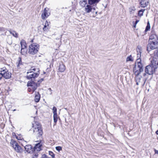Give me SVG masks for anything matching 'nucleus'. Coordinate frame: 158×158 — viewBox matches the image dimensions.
I'll list each match as a JSON object with an SVG mask.
<instances>
[{"label": "nucleus", "instance_id": "nucleus-1", "mask_svg": "<svg viewBox=\"0 0 158 158\" xmlns=\"http://www.w3.org/2000/svg\"><path fill=\"white\" fill-rule=\"evenodd\" d=\"M136 62L137 63V67L139 68L138 70H137L136 68V64L135 63V66L133 68V70L134 72L135 73V75L136 76H139L140 73L143 72V64L141 62V60H140V61H139V59H137L136 60Z\"/></svg>", "mask_w": 158, "mask_h": 158}, {"label": "nucleus", "instance_id": "nucleus-2", "mask_svg": "<svg viewBox=\"0 0 158 158\" xmlns=\"http://www.w3.org/2000/svg\"><path fill=\"white\" fill-rule=\"evenodd\" d=\"M39 47L40 45L37 43L31 44L29 46L28 53L32 55H35L38 52Z\"/></svg>", "mask_w": 158, "mask_h": 158}, {"label": "nucleus", "instance_id": "nucleus-3", "mask_svg": "<svg viewBox=\"0 0 158 158\" xmlns=\"http://www.w3.org/2000/svg\"><path fill=\"white\" fill-rule=\"evenodd\" d=\"M155 68H153L151 65L147 66L145 69V72L147 73V74L150 75V78L152 77V74L155 72Z\"/></svg>", "mask_w": 158, "mask_h": 158}, {"label": "nucleus", "instance_id": "nucleus-4", "mask_svg": "<svg viewBox=\"0 0 158 158\" xmlns=\"http://www.w3.org/2000/svg\"><path fill=\"white\" fill-rule=\"evenodd\" d=\"M37 73H34V72L29 74H27L26 76V78L27 79H31V81H35V79L39 76L40 74V70L39 69H37Z\"/></svg>", "mask_w": 158, "mask_h": 158}, {"label": "nucleus", "instance_id": "nucleus-5", "mask_svg": "<svg viewBox=\"0 0 158 158\" xmlns=\"http://www.w3.org/2000/svg\"><path fill=\"white\" fill-rule=\"evenodd\" d=\"M33 133H37V134L39 137L41 136L43 134V131L42 127L40 126H37L34 127L33 130Z\"/></svg>", "mask_w": 158, "mask_h": 158}, {"label": "nucleus", "instance_id": "nucleus-6", "mask_svg": "<svg viewBox=\"0 0 158 158\" xmlns=\"http://www.w3.org/2000/svg\"><path fill=\"white\" fill-rule=\"evenodd\" d=\"M34 81V80L29 81L28 82L27 85V86L32 87V93H33L36 89L38 87L37 84Z\"/></svg>", "mask_w": 158, "mask_h": 158}, {"label": "nucleus", "instance_id": "nucleus-7", "mask_svg": "<svg viewBox=\"0 0 158 158\" xmlns=\"http://www.w3.org/2000/svg\"><path fill=\"white\" fill-rule=\"evenodd\" d=\"M2 77H4L6 79H9L11 77V73L9 72L6 69L1 71Z\"/></svg>", "mask_w": 158, "mask_h": 158}, {"label": "nucleus", "instance_id": "nucleus-8", "mask_svg": "<svg viewBox=\"0 0 158 158\" xmlns=\"http://www.w3.org/2000/svg\"><path fill=\"white\" fill-rule=\"evenodd\" d=\"M49 9L48 8H45L44 9L43 13H42L41 17L43 19H45L50 15V13L49 12Z\"/></svg>", "mask_w": 158, "mask_h": 158}, {"label": "nucleus", "instance_id": "nucleus-9", "mask_svg": "<svg viewBox=\"0 0 158 158\" xmlns=\"http://www.w3.org/2000/svg\"><path fill=\"white\" fill-rule=\"evenodd\" d=\"M158 48V46L152 44V43H149L147 46V51L149 53L150 51L152 50L156 49Z\"/></svg>", "mask_w": 158, "mask_h": 158}, {"label": "nucleus", "instance_id": "nucleus-10", "mask_svg": "<svg viewBox=\"0 0 158 158\" xmlns=\"http://www.w3.org/2000/svg\"><path fill=\"white\" fill-rule=\"evenodd\" d=\"M53 113L54 122L56 124L58 119L57 115V109L55 106H53L52 108Z\"/></svg>", "mask_w": 158, "mask_h": 158}, {"label": "nucleus", "instance_id": "nucleus-11", "mask_svg": "<svg viewBox=\"0 0 158 158\" xmlns=\"http://www.w3.org/2000/svg\"><path fill=\"white\" fill-rule=\"evenodd\" d=\"M38 143L36 144L35 147H34L33 150L35 152L36 150L38 152L40 151L41 150V147L42 146V144L41 143V141Z\"/></svg>", "mask_w": 158, "mask_h": 158}, {"label": "nucleus", "instance_id": "nucleus-12", "mask_svg": "<svg viewBox=\"0 0 158 158\" xmlns=\"http://www.w3.org/2000/svg\"><path fill=\"white\" fill-rule=\"evenodd\" d=\"M149 41H153L156 42L158 43V37L156 34L151 35L149 37Z\"/></svg>", "mask_w": 158, "mask_h": 158}, {"label": "nucleus", "instance_id": "nucleus-13", "mask_svg": "<svg viewBox=\"0 0 158 158\" xmlns=\"http://www.w3.org/2000/svg\"><path fill=\"white\" fill-rule=\"evenodd\" d=\"M151 65L153 68H155V70L158 67V60L156 59H153L151 61Z\"/></svg>", "mask_w": 158, "mask_h": 158}, {"label": "nucleus", "instance_id": "nucleus-14", "mask_svg": "<svg viewBox=\"0 0 158 158\" xmlns=\"http://www.w3.org/2000/svg\"><path fill=\"white\" fill-rule=\"evenodd\" d=\"M25 150L28 153H30L31 152H34L33 150V148L31 145H27L24 147Z\"/></svg>", "mask_w": 158, "mask_h": 158}, {"label": "nucleus", "instance_id": "nucleus-15", "mask_svg": "<svg viewBox=\"0 0 158 158\" xmlns=\"http://www.w3.org/2000/svg\"><path fill=\"white\" fill-rule=\"evenodd\" d=\"M35 101L36 102H39L40 98V95L39 92H35Z\"/></svg>", "mask_w": 158, "mask_h": 158}, {"label": "nucleus", "instance_id": "nucleus-16", "mask_svg": "<svg viewBox=\"0 0 158 158\" xmlns=\"http://www.w3.org/2000/svg\"><path fill=\"white\" fill-rule=\"evenodd\" d=\"M143 83L142 84V86H143L145 85L147 80L148 76H150V75L147 74V73H145L143 74Z\"/></svg>", "mask_w": 158, "mask_h": 158}, {"label": "nucleus", "instance_id": "nucleus-17", "mask_svg": "<svg viewBox=\"0 0 158 158\" xmlns=\"http://www.w3.org/2000/svg\"><path fill=\"white\" fill-rule=\"evenodd\" d=\"M15 150L18 152H23V149L19 145L18 143L16 144V146L14 148Z\"/></svg>", "mask_w": 158, "mask_h": 158}, {"label": "nucleus", "instance_id": "nucleus-18", "mask_svg": "<svg viewBox=\"0 0 158 158\" xmlns=\"http://www.w3.org/2000/svg\"><path fill=\"white\" fill-rule=\"evenodd\" d=\"M20 44L21 45V49L22 50H24L25 48H27V44L24 40H22L20 42Z\"/></svg>", "mask_w": 158, "mask_h": 158}, {"label": "nucleus", "instance_id": "nucleus-19", "mask_svg": "<svg viewBox=\"0 0 158 158\" xmlns=\"http://www.w3.org/2000/svg\"><path fill=\"white\" fill-rule=\"evenodd\" d=\"M65 69V65L62 63H61L60 64L59 70L60 72H62L64 71Z\"/></svg>", "mask_w": 158, "mask_h": 158}, {"label": "nucleus", "instance_id": "nucleus-20", "mask_svg": "<svg viewBox=\"0 0 158 158\" xmlns=\"http://www.w3.org/2000/svg\"><path fill=\"white\" fill-rule=\"evenodd\" d=\"M100 0H88V3L90 5H94L98 3Z\"/></svg>", "mask_w": 158, "mask_h": 158}, {"label": "nucleus", "instance_id": "nucleus-21", "mask_svg": "<svg viewBox=\"0 0 158 158\" xmlns=\"http://www.w3.org/2000/svg\"><path fill=\"white\" fill-rule=\"evenodd\" d=\"M91 5H87L85 8V11L87 13L90 12L92 10V7L91 6Z\"/></svg>", "mask_w": 158, "mask_h": 158}, {"label": "nucleus", "instance_id": "nucleus-22", "mask_svg": "<svg viewBox=\"0 0 158 158\" xmlns=\"http://www.w3.org/2000/svg\"><path fill=\"white\" fill-rule=\"evenodd\" d=\"M87 3V0H81L79 2V4L81 6L84 7L85 6Z\"/></svg>", "mask_w": 158, "mask_h": 158}, {"label": "nucleus", "instance_id": "nucleus-23", "mask_svg": "<svg viewBox=\"0 0 158 158\" xmlns=\"http://www.w3.org/2000/svg\"><path fill=\"white\" fill-rule=\"evenodd\" d=\"M156 49L152 54L153 59H156L157 57H158V48Z\"/></svg>", "mask_w": 158, "mask_h": 158}, {"label": "nucleus", "instance_id": "nucleus-24", "mask_svg": "<svg viewBox=\"0 0 158 158\" xmlns=\"http://www.w3.org/2000/svg\"><path fill=\"white\" fill-rule=\"evenodd\" d=\"M150 29V26L149 22L148 21L147 22V26L144 31L145 33H146L148 31H149Z\"/></svg>", "mask_w": 158, "mask_h": 158}, {"label": "nucleus", "instance_id": "nucleus-25", "mask_svg": "<svg viewBox=\"0 0 158 158\" xmlns=\"http://www.w3.org/2000/svg\"><path fill=\"white\" fill-rule=\"evenodd\" d=\"M18 143L16 142L13 139H11L10 142V144L11 146H12L14 148L16 146V144Z\"/></svg>", "mask_w": 158, "mask_h": 158}, {"label": "nucleus", "instance_id": "nucleus-26", "mask_svg": "<svg viewBox=\"0 0 158 158\" xmlns=\"http://www.w3.org/2000/svg\"><path fill=\"white\" fill-rule=\"evenodd\" d=\"M10 34H12L16 38L18 37V34L15 31H10Z\"/></svg>", "mask_w": 158, "mask_h": 158}, {"label": "nucleus", "instance_id": "nucleus-27", "mask_svg": "<svg viewBox=\"0 0 158 158\" xmlns=\"http://www.w3.org/2000/svg\"><path fill=\"white\" fill-rule=\"evenodd\" d=\"M145 9H141L140 10L138 11V15L139 16L141 17L143 15V13Z\"/></svg>", "mask_w": 158, "mask_h": 158}, {"label": "nucleus", "instance_id": "nucleus-28", "mask_svg": "<svg viewBox=\"0 0 158 158\" xmlns=\"http://www.w3.org/2000/svg\"><path fill=\"white\" fill-rule=\"evenodd\" d=\"M23 65L22 59L21 57H19L18 58V64L17 65V67H18L20 65Z\"/></svg>", "mask_w": 158, "mask_h": 158}, {"label": "nucleus", "instance_id": "nucleus-29", "mask_svg": "<svg viewBox=\"0 0 158 158\" xmlns=\"http://www.w3.org/2000/svg\"><path fill=\"white\" fill-rule=\"evenodd\" d=\"M133 58H132L131 55L128 56L126 59V61H133Z\"/></svg>", "mask_w": 158, "mask_h": 158}, {"label": "nucleus", "instance_id": "nucleus-30", "mask_svg": "<svg viewBox=\"0 0 158 158\" xmlns=\"http://www.w3.org/2000/svg\"><path fill=\"white\" fill-rule=\"evenodd\" d=\"M129 12L130 14H131L132 13H133V12H132L133 10H135V7L134 6H132V7H130L129 8Z\"/></svg>", "mask_w": 158, "mask_h": 158}, {"label": "nucleus", "instance_id": "nucleus-31", "mask_svg": "<svg viewBox=\"0 0 158 158\" xmlns=\"http://www.w3.org/2000/svg\"><path fill=\"white\" fill-rule=\"evenodd\" d=\"M141 47L140 46H138L136 48V51L137 53H141Z\"/></svg>", "mask_w": 158, "mask_h": 158}, {"label": "nucleus", "instance_id": "nucleus-32", "mask_svg": "<svg viewBox=\"0 0 158 158\" xmlns=\"http://www.w3.org/2000/svg\"><path fill=\"white\" fill-rule=\"evenodd\" d=\"M49 154L52 156V158H54L55 155V154L51 151H49Z\"/></svg>", "mask_w": 158, "mask_h": 158}, {"label": "nucleus", "instance_id": "nucleus-33", "mask_svg": "<svg viewBox=\"0 0 158 158\" xmlns=\"http://www.w3.org/2000/svg\"><path fill=\"white\" fill-rule=\"evenodd\" d=\"M135 76L136 77V81H138L139 82H141L140 80L142 77V76H140L139 77H138V76Z\"/></svg>", "mask_w": 158, "mask_h": 158}, {"label": "nucleus", "instance_id": "nucleus-34", "mask_svg": "<svg viewBox=\"0 0 158 158\" xmlns=\"http://www.w3.org/2000/svg\"><path fill=\"white\" fill-rule=\"evenodd\" d=\"M148 43H152V44H154V45H155L156 46L158 45V43L154 41H149L148 40Z\"/></svg>", "mask_w": 158, "mask_h": 158}, {"label": "nucleus", "instance_id": "nucleus-35", "mask_svg": "<svg viewBox=\"0 0 158 158\" xmlns=\"http://www.w3.org/2000/svg\"><path fill=\"white\" fill-rule=\"evenodd\" d=\"M56 150L58 151V152H60V150H62V147L60 146H57L56 147Z\"/></svg>", "mask_w": 158, "mask_h": 158}, {"label": "nucleus", "instance_id": "nucleus-36", "mask_svg": "<svg viewBox=\"0 0 158 158\" xmlns=\"http://www.w3.org/2000/svg\"><path fill=\"white\" fill-rule=\"evenodd\" d=\"M26 51H27L26 50H25L24 49L22 50V49H21V53L22 55H24L26 54Z\"/></svg>", "mask_w": 158, "mask_h": 158}, {"label": "nucleus", "instance_id": "nucleus-37", "mask_svg": "<svg viewBox=\"0 0 158 158\" xmlns=\"http://www.w3.org/2000/svg\"><path fill=\"white\" fill-rule=\"evenodd\" d=\"M38 156V153H35V154L33 155L32 158H37Z\"/></svg>", "mask_w": 158, "mask_h": 158}, {"label": "nucleus", "instance_id": "nucleus-38", "mask_svg": "<svg viewBox=\"0 0 158 158\" xmlns=\"http://www.w3.org/2000/svg\"><path fill=\"white\" fill-rule=\"evenodd\" d=\"M141 53H137V59H139V61H140V60H141L140 57H141Z\"/></svg>", "mask_w": 158, "mask_h": 158}, {"label": "nucleus", "instance_id": "nucleus-39", "mask_svg": "<svg viewBox=\"0 0 158 158\" xmlns=\"http://www.w3.org/2000/svg\"><path fill=\"white\" fill-rule=\"evenodd\" d=\"M14 134L15 135V136L16 138L19 140H20L21 139V138L20 137H19L18 136H17L15 134V133H12V135H13V134Z\"/></svg>", "mask_w": 158, "mask_h": 158}, {"label": "nucleus", "instance_id": "nucleus-40", "mask_svg": "<svg viewBox=\"0 0 158 158\" xmlns=\"http://www.w3.org/2000/svg\"><path fill=\"white\" fill-rule=\"evenodd\" d=\"M33 72L32 71L31 68L28 70V71L27 73V75L29 73H33Z\"/></svg>", "mask_w": 158, "mask_h": 158}, {"label": "nucleus", "instance_id": "nucleus-41", "mask_svg": "<svg viewBox=\"0 0 158 158\" xmlns=\"http://www.w3.org/2000/svg\"><path fill=\"white\" fill-rule=\"evenodd\" d=\"M40 158H48L47 156L45 154H44L42 155Z\"/></svg>", "mask_w": 158, "mask_h": 158}, {"label": "nucleus", "instance_id": "nucleus-42", "mask_svg": "<svg viewBox=\"0 0 158 158\" xmlns=\"http://www.w3.org/2000/svg\"><path fill=\"white\" fill-rule=\"evenodd\" d=\"M44 78H41V79H40V80H38V81H37V82H38V83H39V82H40H40H42V81H44Z\"/></svg>", "mask_w": 158, "mask_h": 158}, {"label": "nucleus", "instance_id": "nucleus-43", "mask_svg": "<svg viewBox=\"0 0 158 158\" xmlns=\"http://www.w3.org/2000/svg\"><path fill=\"white\" fill-rule=\"evenodd\" d=\"M31 68L32 70L34 71L37 70V68H34V67H31Z\"/></svg>", "mask_w": 158, "mask_h": 158}, {"label": "nucleus", "instance_id": "nucleus-44", "mask_svg": "<svg viewBox=\"0 0 158 158\" xmlns=\"http://www.w3.org/2000/svg\"><path fill=\"white\" fill-rule=\"evenodd\" d=\"M47 27V25H46V24H45L44 26V27L43 28V30H44V29H45V28H46Z\"/></svg>", "mask_w": 158, "mask_h": 158}, {"label": "nucleus", "instance_id": "nucleus-45", "mask_svg": "<svg viewBox=\"0 0 158 158\" xmlns=\"http://www.w3.org/2000/svg\"><path fill=\"white\" fill-rule=\"evenodd\" d=\"M155 152V154H158V151L156 150V149H155L154 150Z\"/></svg>", "mask_w": 158, "mask_h": 158}, {"label": "nucleus", "instance_id": "nucleus-46", "mask_svg": "<svg viewBox=\"0 0 158 158\" xmlns=\"http://www.w3.org/2000/svg\"><path fill=\"white\" fill-rule=\"evenodd\" d=\"M139 22V20H136L135 22V24H137V23Z\"/></svg>", "mask_w": 158, "mask_h": 158}, {"label": "nucleus", "instance_id": "nucleus-47", "mask_svg": "<svg viewBox=\"0 0 158 158\" xmlns=\"http://www.w3.org/2000/svg\"><path fill=\"white\" fill-rule=\"evenodd\" d=\"M45 24H46V25H47V26H48V22L47 21H46V22L45 23Z\"/></svg>", "mask_w": 158, "mask_h": 158}, {"label": "nucleus", "instance_id": "nucleus-48", "mask_svg": "<svg viewBox=\"0 0 158 158\" xmlns=\"http://www.w3.org/2000/svg\"><path fill=\"white\" fill-rule=\"evenodd\" d=\"M2 73H0V80H1V79L2 78Z\"/></svg>", "mask_w": 158, "mask_h": 158}, {"label": "nucleus", "instance_id": "nucleus-49", "mask_svg": "<svg viewBox=\"0 0 158 158\" xmlns=\"http://www.w3.org/2000/svg\"><path fill=\"white\" fill-rule=\"evenodd\" d=\"M31 90H31V89L29 88L28 89V91L29 92H31Z\"/></svg>", "mask_w": 158, "mask_h": 158}, {"label": "nucleus", "instance_id": "nucleus-50", "mask_svg": "<svg viewBox=\"0 0 158 158\" xmlns=\"http://www.w3.org/2000/svg\"><path fill=\"white\" fill-rule=\"evenodd\" d=\"M136 24H135V23H134L133 24V27H136Z\"/></svg>", "mask_w": 158, "mask_h": 158}, {"label": "nucleus", "instance_id": "nucleus-51", "mask_svg": "<svg viewBox=\"0 0 158 158\" xmlns=\"http://www.w3.org/2000/svg\"><path fill=\"white\" fill-rule=\"evenodd\" d=\"M136 84L137 85H139V82L138 81H136Z\"/></svg>", "mask_w": 158, "mask_h": 158}, {"label": "nucleus", "instance_id": "nucleus-52", "mask_svg": "<svg viewBox=\"0 0 158 158\" xmlns=\"http://www.w3.org/2000/svg\"><path fill=\"white\" fill-rule=\"evenodd\" d=\"M156 133L157 135H158V130L156 132Z\"/></svg>", "mask_w": 158, "mask_h": 158}, {"label": "nucleus", "instance_id": "nucleus-53", "mask_svg": "<svg viewBox=\"0 0 158 158\" xmlns=\"http://www.w3.org/2000/svg\"><path fill=\"white\" fill-rule=\"evenodd\" d=\"M48 89V90H50V91H52L51 89V88H49Z\"/></svg>", "mask_w": 158, "mask_h": 158}, {"label": "nucleus", "instance_id": "nucleus-54", "mask_svg": "<svg viewBox=\"0 0 158 158\" xmlns=\"http://www.w3.org/2000/svg\"><path fill=\"white\" fill-rule=\"evenodd\" d=\"M33 41H34V39H32L31 41V43H33Z\"/></svg>", "mask_w": 158, "mask_h": 158}, {"label": "nucleus", "instance_id": "nucleus-55", "mask_svg": "<svg viewBox=\"0 0 158 158\" xmlns=\"http://www.w3.org/2000/svg\"><path fill=\"white\" fill-rule=\"evenodd\" d=\"M62 35H60V38L59 39H61V38H62Z\"/></svg>", "mask_w": 158, "mask_h": 158}, {"label": "nucleus", "instance_id": "nucleus-56", "mask_svg": "<svg viewBox=\"0 0 158 158\" xmlns=\"http://www.w3.org/2000/svg\"><path fill=\"white\" fill-rule=\"evenodd\" d=\"M46 30V28H45L44 30V31H45Z\"/></svg>", "mask_w": 158, "mask_h": 158}, {"label": "nucleus", "instance_id": "nucleus-57", "mask_svg": "<svg viewBox=\"0 0 158 158\" xmlns=\"http://www.w3.org/2000/svg\"><path fill=\"white\" fill-rule=\"evenodd\" d=\"M2 27H0V30H1V29H2Z\"/></svg>", "mask_w": 158, "mask_h": 158}, {"label": "nucleus", "instance_id": "nucleus-58", "mask_svg": "<svg viewBox=\"0 0 158 158\" xmlns=\"http://www.w3.org/2000/svg\"><path fill=\"white\" fill-rule=\"evenodd\" d=\"M64 109H65L66 110H67V108H64Z\"/></svg>", "mask_w": 158, "mask_h": 158}, {"label": "nucleus", "instance_id": "nucleus-59", "mask_svg": "<svg viewBox=\"0 0 158 158\" xmlns=\"http://www.w3.org/2000/svg\"><path fill=\"white\" fill-rule=\"evenodd\" d=\"M46 73L45 72H44V74H45Z\"/></svg>", "mask_w": 158, "mask_h": 158}, {"label": "nucleus", "instance_id": "nucleus-60", "mask_svg": "<svg viewBox=\"0 0 158 158\" xmlns=\"http://www.w3.org/2000/svg\"><path fill=\"white\" fill-rule=\"evenodd\" d=\"M13 136H14V135H15V134H13Z\"/></svg>", "mask_w": 158, "mask_h": 158}, {"label": "nucleus", "instance_id": "nucleus-61", "mask_svg": "<svg viewBox=\"0 0 158 158\" xmlns=\"http://www.w3.org/2000/svg\"><path fill=\"white\" fill-rule=\"evenodd\" d=\"M97 12H96V14H97Z\"/></svg>", "mask_w": 158, "mask_h": 158}, {"label": "nucleus", "instance_id": "nucleus-62", "mask_svg": "<svg viewBox=\"0 0 158 158\" xmlns=\"http://www.w3.org/2000/svg\"><path fill=\"white\" fill-rule=\"evenodd\" d=\"M56 39H59V38H56Z\"/></svg>", "mask_w": 158, "mask_h": 158}, {"label": "nucleus", "instance_id": "nucleus-63", "mask_svg": "<svg viewBox=\"0 0 158 158\" xmlns=\"http://www.w3.org/2000/svg\"><path fill=\"white\" fill-rule=\"evenodd\" d=\"M56 39H59V38H56Z\"/></svg>", "mask_w": 158, "mask_h": 158}, {"label": "nucleus", "instance_id": "nucleus-64", "mask_svg": "<svg viewBox=\"0 0 158 158\" xmlns=\"http://www.w3.org/2000/svg\"><path fill=\"white\" fill-rule=\"evenodd\" d=\"M38 85H40V83L38 84Z\"/></svg>", "mask_w": 158, "mask_h": 158}]
</instances>
